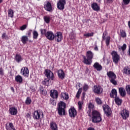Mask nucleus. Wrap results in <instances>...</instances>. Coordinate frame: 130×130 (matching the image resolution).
Masks as SVG:
<instances>
[{"label":"nucleus","mask_w":130,"mask_h":130,"mask_svg":"<svg viewBox=\"0 0 130 130\" xmlns=\"http://www.w3.org/2000/svg\"><path fill=\"white\" fill-rule=\"evenodd\" d=\"M101 113L97 110H93L91 114V121L93 123H99L102 121Z\"/></svg>","instance_id":"obj_1"},{"label":"nucleus","mask_w":130,"mask_h":130,"mask_svg":"<svg viewBox=\"0 0 130 130\" xmlns=\"http://www.w3.org/2000/svg\"><path fill=\"white\" fill-rule=\"evenodd\" d=\"M94 57V53L91 51H87L86 56H83V63L86 65H91L92 62V59Z\"/></svg>","instance_id":"obj_2"},{"label":"nucleus","mask_w":130,"mask_h":130,"mask_svg":"<svg viewBox=\"0 0 130 130\" xmlns=\"http://www.w3.org/2000/svg\"><path fill=\"white\" fill-rule=\"evenodd\" d=\"M66 107H67L66 103L63 101H60L58 103L57 110L58 111V114L60 116L66 115Z\"/></svg>","instance_id":"obj_3"},{"label":"nucleus","mask_w":130,"mask_h":130,"mask_svg":"<svg viewBox=\"0 0 130 130\" xmlns=\"http://www.w3.org/2000/svg\"><path fill=\"white\" fill-rule=\"evenodd\" d=\"M107 75L108 77V78H109L110 82L111 83H112L114 85H117V82L116 80V79H117V76L115 74V73H114L112 71H109V72H107Z\"/></svg>","instance_id":"obj_4"},{"label":"nucleus","mask_w":130,"mask_h":130,"mask_svg":"<svg viewBox=\"0 0 130 130\" xmlns=\"http://www.w3.org/2000/svg\"><path fill=\"white\" fill-rule=\"evenodd\" d=\"M32 114L34 120H39L40 119H43L44 117L43 112L39 110L34 111Z\"/></svg>","instance_id":"obj_5"},{"label":"nucleus","mask_w":130,"mask_h":130,"mask_svg":"<svg viewBox=\"0 0 130 130\" xmlns=\"http://www.w3.org/2000/svg\"><path fill=\"white\" fill-rule=\"evenodd\" d=\"M111 54L112 56L113 62L115 64H118L120 60V56L118 54L117 52L115 51H113Z\"/></svg>","instance_id":"obj_6"},{"label":"nucleus","mask_w":130,"mask_h":130,"mask_svg":"<svg viewBox=\"0 0 130 130\" xmlns=\"http://www.w3.org/2000/svg\"><path fill=\"white\" fill-rule=\"evenodd\" d=\"M93 91L95 94H101L103 92V88L101 85H94Z\"/></svg>","instance_id":"obj_7"},{"label":"nucleus","mask_w":130,"mask_h":130,"mask_svg":"<svg viewBox=\"0 0 130 130\" xmlns=\"http://www.w3.org/2000/svg\"><path fill=\"white\" fill-rule=\"evenodd\" d=\"M66 5V0H59L57 3V8L58 10H63L65 8V5Z\"/></svg>","instance_id":"obj_8"},{"label":"nucleus","mask_w":130,"mask_h":130,"mask_svg":"<svg viewBox=\"0 0 130 130\" xmlns=\"http://www.w3.org/2000/svg\"><path fill=\"white\" fill-rule=\"evenodd\" d=\"M103 110H104L105 113L107 117H110L112 114V110L111 108L108 105H105L103 106Z\"/></svg>","instance_id":"obj_9"},{"label":"nucleus","mask_w":130,"mask_h":130,"mask_svg":"<svg viewBox=\"0 0 130 130\" xmlns=\"http://www.w3.org/2000/svg\"><path fill=\"white\" fill-rule=\"evenodd\" d=\"M63 39L62 33L61 31H57L54 35V39L55 41L57 43H60L61 42Z\"/></svg>","instance_id":"obj_10"},{"label":"nucleus","mask_w":130,"mask_h":130,"mask_svg":"<svg viewBox=\"0 0 130 130\" xmlns=\"http://www.w3.org/2000/svg\"><path fill=\"white\" fill-rule=\"evenodd\" d=\"M120 115L123 120H126L129 117V112L126 109H123L121 111Z\"/></svg>","instance_id":"obj_11"},{"label":"nucleus","mask_w":130,"mask_h":130,"mask_svg":"<svg viewBox=\"0 0 130 130\" xmlns=\"http://www.w3.org/2000/svg\"><path fill=\"white\" fill-rule=\"evenodd\" d=\"M69 114L71 118H74L77 115V111L74 107H71L69 110Z\"/></svg>","instance_id":"obj_12"},{"label":"nucleus","mask_w":130,"mask_h":130,"mask_svg":"<svg viewBox=\"0 0 130 130\" xmlns=\"http://www.w3.org/2000/svg\"><path fill=\"white\" fill-rule=\"evenodd\" d=\"M44 9L49 12H53V7L51 3L49 1H47L46 4L44 5Z\"/></svg>","instance_id":"obj_13"},{"label":"nucleus","mask_w":130,"mask_h":130,"mask_svg":"<svg viewBox=\"0 0 130 130\" xmlns=\"http://www.w3.org/2000/svg\"><path fill=\"white\" fill-rule=\"evenodd\" d=\"M45 75L47 78L50 79L51 80H54V74L50 70L46 69L45 70Z\"/></svg>","instance_id":"obj_14"},{"label":"nucleus","mask_w":130,"mask_h":130,"mask_svg":"<svg viewBox=\"0 0 130 130\" xmlns=\"http://www.w3.org/2000/svg\"><path fill=\"white\" fill-rule=\"evenodd\" d=\"M46 38L49 41H53L55 38V35L52 31H48L46 34Z\"/></svg>","instance_id":"obj_15"},{"label":"nucleus","mask_w":130,"mask_h":130,"mask_svg":"<svg viewBox=\"0 0 130 130\" xmlns=\"http://www.w3.org/2000/svg\"><path fill=\"white\" fill-rule=\"evenodd\" d=\"M57 76L58 78L62 80H64L66 77L65 73L62 69H59L57 71Z\"/></svg>","instance_id":"obj_16"},{"label":"nucleus","mask_w":130,"mask_h":130,"mask_svg":"<svg viewBox=\"0 0 130 130\" xmlns=\"http://www.w3.org/2000/svg\"><path fill=\"white\" fill-rule=\"evenodd\" d=\"M50 95L53 99H57L58 98V92L57 90L53 89L50 91Z\"/></svg>","instance_id":"obj_17"},{"label":"nucleus","mask_w":130,"mask_h":130,"mask_svg":"<svg viewBox=\"0 0 130 130\" xmlns=\"http://www.w3.org/2000/svg\"><path fill=\"white\" fill-rule=\"evenodd\" d=\"M21 73H22V75L25 77H28L29 76V69L27 67H23L21 69Z\"/></svg>","instance_id":"obj_18"},{"label":"nucleus","mask_w":130,"mask_h":130,"mask_svg":"<svg viewBox=\"0 0 130 130\" xmlns=\"http://www.w3.org/2000/svg\"><path fill=\"white\" fill-rule=\"evenodd\" d=\"M93 67L98 72H100L103 70V66L98 62H95L93 65Z\"/></svg>","instance_id":"obj_19"},{"label":"nucleus","mask_w":130,"mask_h":130,"mask_svg":"<svg viewBox=\"0 0 130 130\" xmlns=\"http://www.w3.org/2000/svg\"><path fill=\"white\" fill-rule=\"evenodd\" d=\"M91 8L93 11L96 12H99L101 10L100 7L96 3H93L91 4Z\"/></svg>","instance_id":"obj_20"},{"label":"nucleus","mask_w":130,"mask_h":130,"mask_svg":"<svg viewBox=\"0 0 130 130\" xmlns=\"http://www.w3.org/2000/svg\"><path fill=\"white\" fill-rule=\"evenodd\" d=\"M119 93L120 96L122 98H124L126 95V92L125 89L123 87H119L118 88Z\"/></svg>","instance_id":"obj_21"},{"label":"nucleus","mask_w":130,"mask_h":130,"mask_svg":"<svg viewBox=\"0 0 130 130\" xmlns=\"http://www.w3.org/2000/svg\"><path fill=\"white\" fill-rule=\"evenodd\" d=\"M14 60L16 62L20 63L23 60V58L20 54H16Z\"/></svg>","instance_id":"obj_22"},{"label":"nucleus","mask_w":130,"mask_h":130,"mask_svg":"<svg viewBox=\"0 0 130 130\" xmlns=\"http://www.w3.org/2000/svg\"><path fill=\"white\" fill-rule=\"evenodd\" d=\"M94 107V106L92 103L90 102L88 104V108L89 110L87 112V113L88 114V116L91 117L90 113L91 112V110L93 109Z\"/></svg>","instance_id":"obj_23"},{"label":"nucleus","mask_w":130,"mask_h":130,"mask_svg":"<svg viewBox=\"0 0 130 130\" xmlns=\"http://www.w3.org/2000/svg\"><path fill=\"white\" fill-rule=\"evenodd\" d=\"M9 112L11 115H16L18 113L17 109L15 107H12L9 109Z\"/></svg>","instance_id":"obj_24"},{"label":"nucleus","mask_w":130,"mask_h":130,"mask_svg":"<svg viewBox=\"0 0 130 130\" xmlns=\"http://www.w3.org/2000/svg\"><path fill=\"white\" fill-rule=\"evenodd\" d=\"M15 81L17 83H18L19 84H22L23 79V78L21 76L17 75L15 77Z\"/></svg>","instance_id":"obj_25"},{"label":"nucleus","mask_w":130,"mask_h":130,"mask_svg":"<svg viewBox=\"0 0 130 130\" xmlns=\"http://www.w3.org/2000/svg\"><path fill=\"white\" fill-rule=\"evenodd\" d=\"M110 96L111 98H114L117 97V91L116 89L113 88L112 89L111 92L110 93Z\"/></svg>","instance_id":"obj_26"},{"label":"nucleus","mask_w":130,"mask_h":130,"mask_svg":"<svg viewBox=\"0 0 130 130\" xmlns=\"http://www.w3.org/2000/svg\"><path fill=\"white\" fill-rule=\"evenodd\" d=\"M50 127L51 130H58V125L54 121H52L50 122Z\"/></svg>","instance_id":"obj_27"},{"label":"nucleus","mask_w":130,"mask_h":130,"mask_svg":"<svg viewBox=\"0 0 130 130\" xmlns=\"http://www.w3.org/2000/svg\"><path fill=\"white\" fill-rule=\"evenodd\" d=\"M122 73L123 74H125L127 75H130V68L128 66H126L123 68L122 70Z\"/></svg>","instance_id":"obj_28"},{"label":"nucleus","mask_w":130,"mask_h":130,"mask_svg":"<svg viewBox=\"0 0 130 130\" xmlns=\"http://www.w3.org/2000/svg\"><path fill=\"white\" fill-rule=\"evenodd\" d=\"M14 127V125L12 122H9V125H8V123H6L5 124V128L6 130H12V129Z\"/></svg>","instance_id":"obj_29"},{"label":"nucleus","mask_w":130,"mask_h":130,"mask_svg":"<svg viewBox=\"0 0 130 130\" xmlns=\"http://www.w3.org/2000/svg\"><path fill=\"white\" fill-rule=\"evenodd\" d=\"M21 41L23 44L25 45L27 43V42L28 41V38L27 36H23L21 37Z\"/></svg>","instance_id":"obj_30"},{"label":"nucleus","mask_w":130,"mask_h":130,"mask_svg":"<svg viewBox=\"0 0 130 130\" xmlns=\"http://www.w3.org/2000/svg\"><path fill=\"white\" fill-rule=\"evenodd\" d=\"M50 79L49 78H45L44 80L42 81L43 85H44L46 86H49L50 84Z\"/></svg>","instance_id":"obj_31"},{"label":"nucleus","mask_w":130,"mask_h":130,"mask_svg":"<svg viewBox=\"0 0 130 130\" xmlns=\"http://www.w3.org/2000/svg\"><path fill=\"white\" fill-rule=\"evenodd\" d=\"M115 102L116 105L119 106L122 104V100L120 99L119 97H115Z\"/></svg>","instance_id":"obj_32"},{"label":"nucleus","mask_w":130,"mask_h":130,"mask_svg":"<svg viewBox=\"0 0 130 130\" xmlns=\"http://www.w3.org/2000/svg\"><path fill=\"white\" fill-rule=\"evenodd\" d=\"M44 20L46 24H49L51 21V17L50 16H45L44 17Z\"/></svg>","instance_id":"obj_33"},{"label":"nucleus","mask_w":130,"mask_h":130,"mask_svg":"<svg viewBox=\"0 0 130 130\" xmlns=\"http://www.w3.org/2000/svg\"><path fill=\"white\" fill-rule=\"evenodd\" d=\"M14 12L12 9L8 10V17L13 18Z\"/></svg>","instance_id":"obj_34"},{"label":"nucleus","mask_w":130,"mask_h":130,"mask_svg":"<svg viewBox=\"0 0 130 130\" xmlns=\"http://www.w3.org/2000/svg\"><path fill=\"white\" fill-rule=\"evenodd\" d=\"M32 100L30 97H27L25 103L26 105H29L31 104Z\"/></svg>","instance_id":"obj_35"},{"label":"nucleus","mask_w":130,"mask_h":130,"mask_svg":"<svg viewBox=\"0 0 130 130\" xmlns=\"http://www.w3.org/2000/svg\"><path fill=\"white\" fill-rule=\"evenodd\" d=\"M76 38V35L75 34V33L72 31L70 32V39L71 40H75Z\"/></svg>","instance_id":"obj_36"},{"label":"nucleus","mask_w":130,"mask_h":130,"mask_svg":"<svg viewBox=\"0 0 130 130\" xmlns=\"http://www.w3.org/2000/svg\"><path fill=\"white\" fill-rule=\"evenodd\" d=\"M33 39L37 40L39 37V34L36 30H34L32 32Z\"/></svg>","instance_id":"obj_37"},{"label":"nucleus","mask_w":130,"mask_h":130,"mask_svg":"<svg viewBox=\"0 0 130 130\" xmlns=\"http://www.w3.org/2000/svg\"><path fill=\"white\" fill-rule=\"evenodd\" d=\"M120 36L123 38H126L127 35L125 31L124 30H120Z\"/></svg>","instance_id":"obj_38"},{"label":"nucleus","mask_w":130,"mask_h":130,"mask_svg":"<svg viewBox=\"0 0 130 130\" xmlns=\"http://www.w3.org/2000/svg\"><path fill=\"white\" fill-rule=\"evenodd\" d=\"M95 102L99 105H101L103 104V102L100 98H95Z\"/></svg>","instance_id":"obj_39"},{"label":"nucleus","mask_w":130,"mask_h":130,"mask_svg":"<svg viewBox=\"0 0 130 130\" xmlns=\"http://www.w3.org/2000/svg\"><path fill=\"white\" fill-rule=\"evenodd\" d=\"M83 104H84V102L82 101L78 102V105L79 110H81L82 109V106Z\"/></svg>","instance_id":"obj_40"},{"label":"nucleus","mask_w":130,"mask_h":130,"mask_svg":"<svg viewBox=\"0 0 130 130\" xmlns=\"http://www.w3.org/2000/svg\"><path fill=\"white\" fill-rule=\"evenodd\" d=\"M93 36H94V32L85 34L83 35L84 37H85L86 38L92 37H93Z\"/></svg>","instance_id":"obj_41"},{"label":"nucleus","mask_w":130,"mask_h":130,"mask_svg":"<svg viewBox=\"0 0 130 130\" xmlns=\"http://www.w3.org/2000/svg\"><path fill=\"white\" fill-rule=\"evenodd\" d=\"M83 89L84 92H86L89 89V86L88 84H84V86H83Z\"/></svg>","instance_id":"obj_42"},{"label":"nucleus","mask_w":130,"mask_h":130,"mask_svg":"<svg viewBox=\"0 0 130 130\" xmlns=\"http://www.w3.org/2000/svg\"><path fill=\"white\" fill-rule=\"evenodd\" d=\"M63 99L65 100H68L69 99V95L68 93H64L62 94Z\"/></svg>","instance_id":"obj_43"},{"label":"nucleus","mask_w":130,"mask_h":130,"mask_svg":"<svg viewBox=\"0 0 130 130\" xmlns=\"http://www.w3.org/2000/svg\"><path fill=\"white\" fill-rule=\"evenodd\" d=\"M110 37H107L106 39V45L107 46H109L110 44Z\"/></svg>","instance_id":"obj_44"},{"label":"nucleus","mask_w":130,"mask_h":130,"mask_svg":"<svg viewBox=\"0 0 130 130\" xmlns=\"http://www.w3.org/2000/svg\"><path fill=\"white\" fill-rule=\"evenodd\" d=\"M122 6H127L130 4V0H123Z\"/></svg>","instance_id":"obj_45"},{"label":"nucleus","mask_w":130,"mask_h":130,"mask_svg":"<svg viewBox=\"0 0 130 130\" xmlns=\"http://www.w3.org/2000/svg\"><path fill=\"white\" fill-rule=\"evenodd\" d=\"M39 91L40 92V94H44V87L42 86H40L39 87Z\"/></svg>","instance_id":"obj_46"},{"label":"nucleus","mask_w":130,"mask_h":130,"mask_svg":"<svg viewBox=\"0 0 130 130\" xmlns=\"http://www.w3.org/2000/svg\"><path fill=\"white\" fill-rule=\"evenodd\" d=\"M126 91L127 94L130 95V85H127L126 86Z\"/></svg>","instance_id":"obj_47"},{"label":"nucleus","mask_w":130,"mask_h":130,"mask_svg":"<svg viewBox=\"0 0 130 130\" xmlns=\"http://www.w3.org/2000/svg\"><path fill=\"white\" fill-rule=\"evenodd\" d=\"M41 34L42 35H46L47 34V30L46 29H41Z\"/></svg>","instance_id":"obj_48"},{"label":"nucleus","mask_w":130,"mask_h":130,"mask_svg":"<svg viewBox=\"0 0 130 130\" xmlns=\"http://www.w3.org/2000/svg\"><path fill=\"white\" fill-rule=\"evenodd\" d=\"M32 31V29H29L27 31V32L26 33V35L28 38H31Z\"/></svg>","instance_id":"obj_49"},{"label":"nucleus","mask_w":130,"mask_h":130,"mask_svg":"<svg viewBox=\"0 0 130 130\" xmlns=\"http://www.w3.org/2000/svg\"><path fill=\"white\" fill-rule=\"evenodd\" d=\"M27 27V25L26 24L23 25L20 27V29L21 31H23L26 29Z\"/></svg>","instance_id":"obj_50"},{"label":"nucleus","mask_w":130,"mask_h":130,"mask_svg":"<svg viewBox=\"0 0 130 130\" xmlns=\"http://www.w3.org/2000/svg\"><path fill=\"white\" fill-rule=\"evenodd\" d=\"M127 48V45L126 44H124L123 46L121 47V49L122 51H124Z\"/></svg>","instance_id":"obj_51"},{"label":"nucleus","mask_w":130,"mask_h":130,"mask_svg":"<svg viewBox=\"0 0 130 130\" xmlns=\"http://www.w3.org/2000/svg\"><path fill=\"white\" fill-rule=\"evenodd\" d=\"M0 75L4 76V70L3 68H0Z\"/></svg>","instance_id":"obj_52"},{"label":"nucleus","mask_w":130,"mask_h":130,"mask_svg":"<svg viewBox=\"0 0 130 130\" xmlns=\"http://www.w3.org/2000/svg\"><path fill=\"white\" fill-rule=\"evenodd\" d=\"M94 50L95 51H99V48L98 47L96 43H95V44H94Z\"/></svg>","instance_id":"obj_53"},{"label":"nucleus","mask_w":130,"mask_h":130,"mask_svg":"<svg viewBox=\"0 0 130 130\" xmlns=\"http://www.w3.org/2000/svg\"><path fill=\"white\" fill-rule=\"evenodd\" d=\"M51 103L52 105L55 106L56 104V101L53 100L51 101Z\"/></svg>","instance_id":"obj_54"},{"label":"nucleus","mask_w":130,"mask_h":130,"mask_svg":"<svg viewBox=\"0 0 130 130\" xmlns=\"http://www.w3.org/2000/svg\"><path fill=\"white\" fill-rule=\"evenodd\" d=\"M83 91V88L82 87L79 88L77 93H79V94H81L82 92Z\"/></svg>","instance_id":"obj_55"},{"label":"nucleus","mask_w":130,"mask_h":130,"mask_svg":"<svg viewBox=\"0 0 130 130\" xmlns=\"http://www.w3.org/2000/svg\"><path fill=\"white\" fill-rule=\"evenodd\" d=\"M107 4H110L113 3V0H106Z\"/></svg>","instance_id":"obj_56"},{"label":"nucleus","mask_w":130,"mask_h":130,"mask_svg":"<svg viewBox=\"0 0 130 130\" xmlns=\"http://www.w3.org/2000/svg\"><path fill=\"white\" fill-rule=\"evenodd\" d=\"M6 37V32H3L2 34V38L3 39H5Z\"/></svg>","instance_id":"obj_57"},{"label":"nucleus","mask_w":130,"mask_h":130,"mask_svg":"<svg viewBox=\"0 0 130 130\" xmlns=\"http://www.w3.org/2000/svg\"><path fill=\"white\" fill-rule=\"evenodd\" d=\"M85 95H86L85 92H83L82 93V97L81 98L82 100H84L85 99Z\"/></svg>","instance_id":"obj_58"},{"label":"nucleus","mask_w":130,"mask_h":130,"mask_svg":"<svg viewBox=\"0 0 130 130\" xmlns=\"http://www.w3.org/2000/svg\"><path fill=\"white\" fill-rule=\"evenodd\" d=\"M80 93H79L78 92H77V94H76V98L77 99H79L80 98Z\"/></svg>","instance_id":"obj_59"},{"label":"nucleus","mask_w":130,"mask_h":130,"mask_svg":"<svg viewBox=\"0 0 130 130\" xmlns=\"http://www.w3.org/2000/svg\"><path fill=\"white\" fill-rule=\"evenodd\" d=\"M10 89L11 90V91H12L13 93L15 92V89H14V88L13 87H10Z\"/></svg>","instance_id":"obj_60"},{"label":"nucleus","mask_w":130,"mask_h":130,"mask_svg":"<svg viewBox=\"0 0 130 130\" xmlns=\"http://www.w3.org/2000/svg\"><path fill=\"white\" fill-rule=\"evenodd\" d=\"M87 130H95L94 127H89L87 128Z\"/></svg>","instance_id":"obj_61"},{"label":"nucleus","mask_w":130,"mask_h":130,"mask_svg":"<svg viewBox=\"0 0 130 130\" xmlns=\"http://www.w3.org/2000/svg\"><path fill=\"white\" fill-rule=\"evenodd\" d=\"M26 117H27V118H30V117H31V115H30V113H27L26 115Z\"/></svg>","instance_id":"obj_62"},{"label":"nucleus","mask_w":130,"mask_h":130,"mask_svg":"<svg viewBox=\"0 0 130 130\" xmlns=\"http://www.w3.org/2000/svg\"><path fill=\"white\" fill-rule=\"evenodd\" d=\"M128 54L130 56V45H129V48H128Z\"/></svg>","instance_id":"obj_63"},{"label":"nucleus","mask_w":130,"mask_h":130,"mask_svg":"<svg viewBox=\"0 0 130 130\" xmlns=\"http://www.w3.org/2000/svg\"><path fill=\"white\" fill-rule=\"evenodd\" d=\"M128 28L130 29V21H128Z\"/></svg>","instance_id":"obj_64"}]
</instances>
